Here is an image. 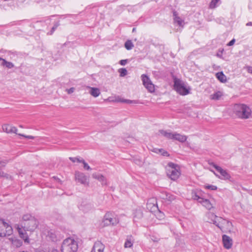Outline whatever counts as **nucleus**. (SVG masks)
Segmentation results:
<instances>
[{
    "mask_svg": "<svg viewBox=\"0 0 252 252\" xmlns=\"http://www.w3.org/2000/svg\"><path fill=\"white\" fill-rule=\"evenodd\" d=\"M187 139V137L186 135H181L176 132L174 133L173 140H177L180 142H184Z\"/></svg>",
    "mask_w": 252,
    "mask_h": 252,
    "instance_id": "20",
    "label": "nucleus"
},
{
    "mask_svg": "<svg viewBox=\"0 0 252 252\" xmlns=\"http://www.w3.org/2000/svg\"><path fill=\"white\" fill-rule=\"evenodd\" d=\"M235 42V39H233L230 41H229L228 42V43L227 44V45L229 46H232L234 44Z\"/></svg>",
    "mask_w": 252,
    "mask_h": 252,
    "instance_id": "45",
    "label": "nucleus"
},
{
    "mask_svg": "<svg viewBox=\"0 0 252 252\" xmlns=\"http://www.w3.org/2000/svg\"><path fill=\"white\" fill-rule=\"evenodd\" d=\"M222 93L220 91H218L213 94L211 95L210 98L214 100H219L222 96Z\"/></svg>",
    "mask_w": 252,
    "mask_h": 252,
    "instance_id": "29",
    "label": "nucleus"
},
{
    "mask_svg": "<svg viewBox=\"0 0 252 252\" xmlns=\"http://www.w3.org/2000/svg\"><path fill=\"white\" fill-rule=\"evenodd\" d=\"M123 100L124 98H121L119 96H117L115 97V99L113 101L117 102H123Z\"/></svg>",
    "mask_w": 252,
    "mask_h": 252,
    "instance_id": "40",
    "label": "nucleus"
},
{
    "mask_svg": "<svg viewBox=\"0 0 252 252\" xmlns=\"http://www.w3.org/2000/svg\"><path fill=\"white\" fill-rule=\"evenodd\" d=\"M69 159L73 162H82V161H84V159L83 158H78L70 157Z\"/></svg>",
    "mask_w": 252,
    "mask_h": 252,
    "instance_id": "37",
    "label": "nucleus"
},
{
    "mask_svg": "<svg viewBox=\"0 0 252 252\" xmlns=\"http://www.w3.org/2000/svg\"><path fill=\"white\" fill-rule=\"evenodd\" d=\"M206 217H207V221L210 223H213L215 224L217 226H218L219 228L222 230L223 228V226L222 224H226L228 227L232 226V223L229 221L223 219L222 218H220V220L219 222H218L216 219L217 218V216H216L214 213L211 212H208L206 214Z\"/></svg>",
    "mask_w": 252,
    "mask_h": 252,
    "instance_id": "6",
    "label": "nucleus"
},
{
    "mask_svg": "<svg viewBox=\"0 0 252 252\" xmlns=\"http://www.w3.org/2000/svg\"><path fill=\"white\" fill-rule=\"evenodd\" d=\"M123 103H128V104H138V101L136 100H129L126 99H124Z\"/></svg>",
    "mask_w": 252,
    "mask_h": 252,
    "instance_id": "35",
    "label": "nucleus"
},
{
    "mask_svg": "<svg viewBox=\"0 0 252 252\" xmlns=\"http://www.w3.org/2000/svg\"><path fill=\"white\" fill-rule=\"evenodd\" d=\"M210 165L214 167L216 170L220 173L222 176L221 179H227L230 177L229 174L226 172V171L223 169L221 167L216 165L214 163H211Z\"/></svg>",
    "mask_w": 252,
    "mask_h": 252,
    "instance_id": "12",
    "label": "nucleus"
},
{
    "mask_svg": "<svg viewBox=\"0 0 252 252\" xmlns=\"http://www.w3.org/2000/svg\"><path fill=\"white\" fill-rule=\"evenodd\" d=\"M35 252H59L56 249H52L51 251H49L47 249H44L43 248H38L36 250Z\"/></svg>",
    "mask_w": 252,
    "mask_h": 252,
    "instance_id": "31",
    "label": "nucleus"
},
{
    "mask_svg": "<svg viewBox=\"0 0 252 252\" xmlns=\"http://www.w3.org/2000/svg\"><path fill=\"white\" fill-rule=\"evenodd\" d=\"M222 239L223 247L226 249H230L232 246V239L226 235H223Z\"/></svg>",
    "mask_w": 252,
    "mask_h": 252,
    "instance_id": "13",
    "label": "nucleus"
},
{
    "mask_svg": "<svg viewBox=\"0 0 252 252\" xmlns=\"http://www.w3.org/2000/svg\"><path fill=\"white\" fill-rule=\"evenodd\" d=\"M157 208L158 206L153 203L152 204V206L151 207V209H153V210H155V209H157Z\"/></svg>",
    "mask_w": 252,
    "mask_h": 252,
    "instance_id": "49",
    "label": "nucleus"
},
{
    "mask_svg": "<svg viewBox=\"0 0 252 252\" xmlns=\"http://www.w3.org/2000/svg\"><path fill=\"white\" fill-rule=\"evenodd\" d=\"M3 130L7 133H17V129L16 127L10 125H5L2 126Z\"/></svg>",
    "mask_w": 252,
    "mask_h": 252,
    "instance_id": "19",
    "label": "nucleus"
},
{
    "mask_svg": "<svg viewBox=\"0 0 252 252\" xmlns=\"http://www.w3.org/2000/svg\"><path fill=\"white\" fill-rule=\"evenodd\" d=\"M247 71L248 72H249L250 73H252V67L248 66L247 67Z\"/></svg>",
    "mask_w": 252,
    "mask_h": 252,
    "instance_id": "48",
    "label": "nucleus"
},
{
    "mask_svg": "<svg viewBox=\"0 0 252 252\" xmlns=\"http://www.w3.org/2000/svg\"><path fill=\"white\" fill-rule=\"evenodd\" d=\"M7 162L6 161H0V169L4 167L6 164Z\"/></svg>",
    "mask_w": 252,
    "mask_h": 252,
    "instance_id": "41",
    "label": "nucleus"
},
{
    "mask_svg": "<svg viewBox=\"0 0 252 252\" xmlns=\"http://www.w3.org/2000/svg\"><path fill=\"white\" fill-rule=\"evenodd\" d=\"M60 24H59V22H56L54 26L52 27V29H51V31H50V34H52L54 32V31H55V30L57 29V28L59 26Z\"/></svg>",
    "mask_w": 252,
    "mask_h": 252,
    "instance_id": "38",
    "label": "nucleus"
},
{
    "mask_svg": "<svg viewBox=\"0 0 252 252\" xmlns=\"http://www.w3.org/2000/svg\"><path fill=\"white\" fill-rule=\"evenodd\" d=\"M153 151L156 153L160 154L163 156L167 157L169 156L168 152L166 151H164L162 149L154 148Z\"/></svg>",
    "mask_w": 252,
    "mask_h": 252,
    "instance_id": "27",
    "label": "nucleus"
},
{
    "mask_svg": "<svg viewBox=\"0 0 252 252\" xmlns=\"http://www.w3.org/2000/svg\"><path fill=\"white\" fill-rule=\"evenodd\" d=\"M118 71L120 73V76L121 77H124L127 73V70L125 68H120L119 69Z\"/></svg>",
    "mask_w": 252,
    "mask_h": 252,
    "instance_id": "32",
    "label": "nucleus"
},
{
    "mask_svg": "<svg viewBox=\"0 0 252 252\" xmlns=\"http://www.w3.org/2000/svg\"><path fill=\"white\" fill-rule=\"evenodd\" d=\"M78 248V242L73 237H68L63 241L61 251L62 252H76Z\"/></svg>",
    "mask_w": 252,
    "mask_h": 252,
    "instance_id": "2",
    "label": "nucleus"
},
{
    "mask_svg": "<svg viewBox=\"0 0 252 252\" xmlns=\"http://www.w3.org/2000/svg\"><path fill=\"white\" fill-rule=\"evenodd\" d=\"M159 132L166 138L173 140L174 133L171 132L169 130H159Z\"/></svg>",
    "mask_w": 252,
    "mask_h": 252,
    "instance_id": "24",
    "label": "nucleus"
},
{
    "mask_svg": "<svg viewBox=\"0 0 252 252\" xmlns=\"http://www.w3.org/2000/svg\"><path fill=\"white\" fill-rule=\"evenodd\" d=\"M92 177L94 178L97 180L99 182H100L101 183L102 185H107V179L102 174L94 173L93 174Z\"/></svg>",
    "mask_w": 252,
    "mask_h": 252,
    "instance_id": "16",
    "label": "nucleus"
},
{
    "mask_svg": "<svg viewBox=\"0 0 252 252\" xmlns=\"http://www.w3.org/2000/svg\"><path fill=\"white\" fill-rule=\"evenodd\" d=\"M9 240L10 241L12 245L16 248L20 247L23 244L22 241L16 237H11L9 238Z\"/></svg>",
    "mask_w": 252,
    "mask_h": 252,
    "instance_id": "21",
    "label": "nucleus"
},
{
    "mask_svg": "<svg viewBox=\"0 0 252 252\" xmlns=\"http://www.w3.org/2000/svg\"><path fill=\"white\" fill-rule=\"evenodd\" d=\"M234 112L238 117L241 119L249 118L251 114V110L249 107L243 104H235Z\"/></svg>",
    "mask_w": 252,
    "mask_h": 252,
    "instance_id": "3",
    "label": "nucleus"
},
{
    "mask_svg": "<svg viewBox=\"0 0 252 252\" xmlns=\"http://www.w3.org/2000/svg\"><path fill=\"white\" fill-rule=\"evenodd\" d=\"M119 223V219L112 212H107L103 217L101 225L103 226L116 225Z\"/></svg>",
    "mask_w": 252,
    "mask_h": 252,
    "instance_id": "7",
    "label": "nucleus"
},
{
    "mask_svg": "<svg viewBox=\"0 0 252 252\" xmlns=\"http://www.w3.org/2000/svg\"><path fill=\"white\" fill-rule=\"evenodd\" d=\"M105 246L100 241H97L94 243L91 252H104Z\"/></svg>",
    "mask_w": 252,
    "mask_h": 252,
    "instance_id": "14",
    "label": "nucleus"
},
{
    "mask_svg": "<svg viewBox=\"0 0 252 252\" xmlns=\"http://www.w3.org/2000/svg\"><path fill=\"white\" fill-rule=\"evenodd\" d=\"M75 178L76 181L84 185H88L89 181L87 176L82 172L76 171L75 173Z\"/></svg>",
    "mask_w": 252,
    "mask_h": 252,
    "instance_id": "11",
    "label": "nucleus"
},
{
    "mask_svg": "<svg viewBox=\"0 0 252 252\" xmlns=\"http://www.w3.org/2000/svg\"><path fill=\"white\" fill-rule=\"evenodd\" d=\"M143 217V213L141 210L137 209L135 211L133 216V220L136 222L138 221L139 220Z\"/></svg>",
    "mask_w": 252,
    "mask_h": 252,
    "instance_id": "23",
    "label": "nucleus"
},
{
    "mask_svg": "<svg viewBox=\"0 0 252 252\" xmlns=\"http://www.w3.org/2000/svg\"><path fill=\"white\" fill-rule=\"evenodd\" d=\"M127 63V60H122L120 61V63L122 65H125Z\"/></svg>",
    "mask_w": 252,
    "mask_h": 252,
    "instance_id": "42",
    "label": "nucleus"
},
{
    "mask_svg": "<svg viewBox=\"0 0 252 252\" xmlns=\"http://www.w3.org/2000/svg\"><path fill=\"white\" fill-rule=\"evenodd\" d=\"M246 26H252V22H250L247 23L246 24Z\"/></svg>",
    "mask_w": 252,
    "mask_h": 252,
    "instance_id": "50",
    "label": "nucleus"
},
{
    "mask_svg": "<svg viewBox=\"0 0 252 252\" xmlns=\"http://www.w3.org/2000/svg\"><path fill=\"white\" fill-rule=\"evenodd\" d=\"M89 93L94 97L98 96L100 94V91L98 88L94 87H89Z\"/></svg>",
    "mask_w": 252,
    "mask_h": 252,
    "instance_id": "22",
    "label": "nucleus"
},
{
    "mask_svg": "<svg viewBox=\"0 0 252 252\" xmlns=\"http://www.w3.org/2000/svg\"><path fill=\"white\" fill-rule=\"evenodd\" d=\"M152 201H154V199H151L150 200H149L148 201V203H147V208H149L150 207V206L151 205V202H152Z\"/></svg>",
    "mask_w": 252,
    "mask_h": 252,
    "instance_id": "47",
    "label": "nucleus"
},
{
    "mask_svg": "<svg viewBox=\"0 0 252 252\" xmlns=\"http://www.w3.org/2000/svg\"><path fill=\"white\" fill-rule=\"evenodd\" d=\"M192 197L196 200L208 210H211L213 208L210 201L203 197V192L199 189H195L192 192Z\"/></svg>",
    "mask_w": 252,
    "mask_h": 252,
    "instance_id": "5",
    "label": "nucleus"
},
{
    "mask_svg": "<svg viewBox=\"0 0 252 252\" xmlns=\"http://www.w3.org/2000/svg\"><path fill=\"white\" fill-rule=\"evenodd\" d=\"M93 205L92 203L84 202L80 206L79 208L82 211L87 213L93 209Z\"/></svg>",
    "mask_w": 252,
    "mask_h": 252,
    "instance_id": "15",
    "label": "nucleus"
},
{
    "mask_svg": "<svg viewBox=\"0 0 252 252\" xmlns=\"http://www.w3.org/2000/svg\"><path fill=\"white\" fill-rule=\"evenodd\" d=\"M134 242V239L132 235H128L126 237V241L124 244L125 248H129L132 247Z\"/></svg>",
    "mask_w": 252,
    "mask_h": 252,
    "instance_id": "18",
    "label": "nucleus"
},
{
    "mask_svg": "<svg viewBox=\"0 0 252 252\" xmlns=\"http://www.w3.org/2000/svg\"><path fill=\"white\" fill-rule=\"evenodd\" d=\"M46 237L50 240L53 242H56L60 240L62 238V236L58 231L51 229L47 231Z\"/></svg>",
    "mask_w": 252,
    "mask_h": 252,
    "instance_id": "10",
    "label": "nucleus"
},
{
    "mask_svg": "<svg viewBox=\"0 0 252 252\" xmlns=\"http://www.w3.org/2000/svg\"><path fill=\"white\" fill-rule=\"evenodd\" d=\"M173 16L174 22L177 23L180 26H182L183 21L182 20L177 16V13L176 11L173 12Z\"/></svg>",
    "mask_w": 252,
    "mask_h": 252,
    "instance_id": "28",
    "label": "nucleus"
},
{
    "mask_svg": "<svg viewBox=\"0 0 252 252\" xmlns=\"http://www.w3.org/2000/svg\"><path fill=\"white\" fill-rule=\"evenodd\" d=\"M216 76L217 79L222 83L226 82V77L222 72H218L216 74Z\"/></svg>",
    "mask_w": 252,
    "mask_h": 252,
    "instance_id": "25",
    "label": "nucleus"
},
{
    "mask_svg": "<svg viewBox=\"0 0 252 252\" xmlns=\"http://www.w3.org/2000/svg\"><path fill=\"white\" fill-rule=\"evenodd\" d=\"M167 176L171 180L175 181L181 175L180 167L172 162H169L166 167Z\"/></svg>",
    "mask_w": 252,
    "mask_h": 252,
    "instance_id": "4",
    "label": "nucleus"
},
{
    "mask_svg": "<svg viewBox=\"0 0 252 252\" xmlns=\"http://www.w3.org/2000/svg\"><path fill=\"white\" fill-rule=\"evenodd\" d=\"M66 91L68 94H71L74 92V89L73 88H71L69 89L66 90Z\"/></svg>",
    "mask_w": 252,
    "mask_h": 252,
    "instance_id": "46",
    "label": "nucleus"
},
{
    "mask_svg": "<svg viewBox=\"0 0 252 252\" xmlns=\"http://www.w3.org/2000/svg\"><path fill=\"white\" fill-rule=\"evenodd\" d=\"M9 175L6 173H4L3 172H0V177H5L6 178H8Z\"/></svg>",
    "mask_w": 252,
    "mask_h": 252,
    "instance_id": "44",
    "label": "nucleus"
},
{
    "mask_svg": "<svg viewBox=\"0 0 252 252\" xmlns=\"http://www.w3.org/2000/svg\"><path fill=\"white\" fill-rule=\"evenodd\" d=\"M83 164V166H84V168L87 170H90L91 169V168L90 167V166L88 164V163L87 162H85V161L84 160V161H82V162Z\"/></svg>",
    "mask_w": 252,
    "mask_h": 252,
    "instance_id": "39",
    "label": "nucleus"
},
{
    "mask_svg": "<svg viewBox=\"0 0 252 252\" xmlns=\"http://www.w3.org/2000/svg\"><path fill=\"white\" fill-rule=\"evenodd\" d=\"M133 46L134 45L131 40H127L125 43V47L128 50L132 49Z\"/></svg>",
    "mask_w": 252,
    "mask_h": 252,
    "instance_id": "30",
    "label": "nucleus"
},
{
    "mask_svg": "<svg viewBox=\"0 0 252 252\" xmlns=\"http://www.w3.org/2000/svg\"><path fill=\"white\" fill-rule=\"evenodd\" d=\"M220 1V0H212L210 3L209 7L211 9L215 8L217 6V3Z\"/></svg>",
    "mask_w": 252,
    "mask_h": 252,
    "instance_id": "33",
    "label": "nucleus"
},
{
    "mask_svg": "<svg viewBox=\"0 0 252 252\" xmlns=\"http://www.w3.org/2000/svg\"><path fill=\"white\" fill-rule=\"evenodd\" d=\"M135 30H136V29L134 28L132 29V32H134V31H135Z\"/></svg>",
    "mask_w": 252,
    "mask_h": 252,
    "instance_id": "51",
    "label": "nucleus"
},
{
    "mask_svg": "<svg viewBox=\"0 0 252 252\" xmlns=\"http://www.w3.org/2000/svg\"><path fill=\"white\" fill-rule=\"evenodd\" d=\"M174 88L178 93L182 95L189 94V91L190 90V87H187L185 84L179 79L174 80Z\"/></svg>",
    "mask_w": 252,
    "mask_h": 252,
    "instance_id": "8",
    "label": "nucleus"
},
{
    "mask_svg": "<svg viewBox=\"0 0 252 252\" xmlns=\"http://www.w3.org/2000/svg\"><path fill=\"white\" fill-rule=\"evenodd\" d=\"M0 61H2L1 65L2 66H5L8 68H12L14 66L13 63L11 62H7L1 57H0Z\"/></svg>",
    "mask_w": 252,
    "mask_h": 252,
    "instance_id": "26",
    "label": "nucleus"
},
{
    "mask_svg": "<svg viewBox=\"0 0 252 252\" xmlns=\"http://www.w3.org/2000/svg\"><path fill=\"white\" fill-rule=\"evenodd\" d=\"M143 85L147 89V90L151 93L155 91V86L149 77L146 74H142L141 76Z\"/></svg>",
    "mask_w": 252,
    "mask_h": 252,
    "instance_id": "9",
    "label": "nucleus"
},
{
    "mask_svg": "<svg viewBox=\"0 0 252 252\" xmlns=\"http://www.w3.org/2000/svg\"><path fill=\"white\" fill-rule=\"evenodd\" d=\"M163 217V214H161L160 216V217Z\"/></svg>",
    "mask_w": 252,
    "mask_h": 252,
    "instance_id": "52",
    "label": "nucleus"
},
{
    "mask_svg": "<svg viewBox=\"0 0 252 252\" xmlns=\"http://www.w3.org/2000/svg\"><path fill=\"white\" fill-rule=\"evenodd\" d=\"M204 188L207 189L215 190L217 189V187L212 185H204Z\"/></svg>",
    "mask_w": 252,
    "mask_h": 252,
    "instance_id": "36",
    "label": "nucleus"
},
{
    "mask_svg": "<svg viewBox=\"0 0 252 252\" xmlns=\"http://www.w3.org/2000/svg\"><path fill=\"white\" fill-rule=\"evenodd\" d=\"M0 229L1 230L2 232L5 233V236L10 235L11 234H12L13 232V229L12 228V226L5 222V227H1Z\"/></svg>",
    "mask_w": 252,
    "mask_h": 252,
    "instance_id": "17",
    "label": "nucleus"
},
{
    "mask_svg": "<svg viewBox=\"0 0 252 252\" xmlns=\"http://www.w3.org/2000/svg\"><path fill=\"white\" fill-rule=\"evenodd\" d=\"M19 135L22 136L23 137H24L25 138H28V139H33L34 137L31 135H25L24 134H19Z\"/></svg>",
    "mask_w": 252,
    "mask_h": 252,
    "instance_id": "43",
    "label": "nucleus"
},
{
    "mask_svg": "<svg viewBox=\"0 0 252 252\" xmlns=\"http://www.w3.org/2000/svg\"><path fill=\"white\" fill-rule=\"evenodd\" d=\"M38 225V220L30 214H27L23 216L21 223L16 224L15 228L20 238L23 239L25 243L29 244L30 239L26 231H34L37 228Z\"/></svg>",
    "mask_w": 252,
    "mask_h": 252,
    "instance_id": "1",
    "label": "nucleus"
},
{
    "mask_svg": "<svg viewBox=\"0 0 252 252\" xmlns=\"http://www.w3.org/2000/svg\"><path fill=\"white\" fill-rule=\"evenodd\" d=\"M163 198L169 201H172L175 199V196L169 193H165V197Z\"/></svg>",
    "mask_w": 252,
    "mask_h": 252,
    "instance_id": "34",
    "label": "nucleus"
}]
</instances>
